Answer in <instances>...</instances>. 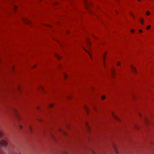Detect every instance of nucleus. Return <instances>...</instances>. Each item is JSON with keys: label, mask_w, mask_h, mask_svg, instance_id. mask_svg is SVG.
<instances>
[{"label": "nucleus", "mask_w": 154, "mask_h": 154, "mask_svg": "<svg viewBox=\"0 0 154 154\" xmlns=\"http://www.w3.org/2000/svg\"><path fill=\"white\" fill-rule=\"evenodd\" d=\"M151 27V26L150 25H149L148 26L146 27V29L147 30H149Z\"/></svg>", "instance_id": "nucleus-11"}, {"label": "nucleus", "mask_w": 154, "mask_h": 154, "mask_svg": "<svg viewBox=\"0 0 154 154\" xmlns=\"http://www.w3.org/2000/svg\"><path fill=\"white\" fill-rule=\"evenodd\" d=\"M19 127L20 128V129H22V126L20 125L19 126Z\"/></svg>", "instance_id": "nucleus-21"}, {"label": "nucleus", "mask_w": 154, "mask_h": 154, "mask_svg": "<svg viewBox=\"0 0 154 154\" xmlns=\"http://www.w3.org/2000/svg\"><path fill=\"white\" fill-rule=\"evenodd\" d=\"M83 2L85 8L88 9H89L88 11L90 13H91L92 12L91 9H89L90 5L88 2L87 0H83Z\"/></svg>", "instance_id": "nucleus-1"}, {"label": "nucleus", "mask_w": 154, "mask_h": 154, "mask_svg": "<svg viewBox=\"0 0 154 154\" xmlns=\"http://www.w3.org/2000/svg\"><path fill=\"white\" fill-rule=\"evenodd\" d=\"M25 22L27 23H30L29 21L27 19H26V20H25Z\"/></svg>", "instance_id": "nucleus-9"}, {"label": "nucleus", "mask_w": 154, "mask_h": 154, "mask_svg": "<svg viewBox=\"0 0 154 154\" xmlns=\"http://www.w3.org/2000/svg\"><path fill=\"white\" fill-rule=\"evenodd\" d=\"M112 115L113 116V117L114 118L116 119V120L120 121V119L117 116L115 115L113 113H112Z\"/></svg>", "instance_id": "nucleus-2"}, {"label": "nucleus", "mask_w": 154, "mask_h": 154, "mask_svg": "<svg viewBox=\"0 0 154 154\" xmlns=\"http://www.w3.org/2000/svg\"><path fill=\"white\" fill-rule=\"evenodd\" d=\"M114 149H115V152H116L117 153H118V152L117 150V149L116 147L115 146H114Z\"/></svg>", "instance_id": "nucleus-10"}, {"label": "nucleus", "mask_w": 154, "mask_h": 154, "mask_svg": "<svg viewBox=\"0 0 154 154\" xmlns=\"http://www.w3.org/2000/svg\"><path fill=\"white\" fill-rule=\"evenodd\" d=\"M14 111L15 113V115L17 116V117L18 118V120H20V118L19 117V116L18 114H17V111L15 109H14Z\"/></svg>", "instance_id": "nucleus-4"}, {"label": "nucleus", "mask_w": 154, "mask_h": 154, "mask_svg": "<svg viewBox=\"0 0 154 154\" xmlns=\"http://www.w3.org/2000/svg\"><path fill=\"white\" fill-rule=\"evenodd\" d=\"M120 62H118V63H117V65H120Z\"/></svg>", "instance_id": "nucleus-23"}, {"label": "nucleus", "mask_w": 154, "mask_h": 154, "mask_svg": "<svg viewBox=\"0 0 154 154\" xmlns=\"http://www.w3.org/2000/svg\"><path fill=\"white\" fill-rule=\"evenodd\" d=\"M131 68L133 72L134 73H135L136 70L135 68L134 67V66H131Z\"/></svg>", "instance_id": "nucleus-3"}, {"label": "nucleus", "mask_w": 154, "mask_h": 154, "mask_svg": "<svg viewBox=\"0 0 154 154\" xmlns=\"http://www.w3.org/2000/svg\"><path fill=\"white\" fill-rule=\"evenodd\" d=\"M55 56L58 59H61V57L58 54H55Z\"/></svg>", "instance_id": "nucleus-6"}, {"label": "nucleus", "mask_w": 154, "mask_h": 154, "mask_svg": "<svg viewBox=\"0 0 154 154\" xmlns=\"http://www.w3.org/2000/svg\"><path fill=\"white\" fill-rule=\"evenodd\" d=\"M35 66H34L33 68H35Z\"/></svg>", "instance_id": "nucleus-32"}, {"label": "nucleus", "mask_w": 154, "mask_h": 154, "mask_svg": "<svg viewBox=\"0 0 154 154\" xmlns=\"http://www.w3.org/2000/svg\"><path fill=\"white\" fill-rule=\"evenodd\" d=\"M138 1H140L141 0H137Z\"/></svg>", "instance_id": "nucleus-30"}, {"label": "nucleus", "mask_w": 154, "mask_h": 154, "mask_svg": "<svg viewBox=\"0 0 154 154\" xmlns=\"http://www.w3.org/2000/svg\"><path fill=\"white\" fill-rule=\"evenodd\" d=\"M86 125L88 126V124H86Z\"/></svg>", "instance_id": "nucleus-31"}, {"label": "nucleus", "mask_w": 154, "mask_h": 154, "mask_svg": "<svg viewBox=\"0 0 154 154\" xmlns=\"http://www.w3.org/2000/svg\"><path fill=\"white\" fill-rule=\"evenodd\" d=\"M60 131H61V130H60Z\"/></svg>", "instance_id": "nucleus-33"}, {"label": "nucleus", "mask_w": 154, "mask_h": 154, "mask_svg": "<svg viewBox=\"0 0 154 154\" xmlns=\"http://www.w3.org/2000/svg\"><path fill=\"white\" fill-rule=\"evenodd\" d=\"M105 55H104V57H103L104 59H105Z\"/></svg>", "instance_id": "nucleus-26"}, {"label": "nucleus", "mask_w": 154, "mask_h": 154, "mask_svg": "<svg viewBox=\"0 0 154 154\" xmlns=\"http://www.w3.org/2000/svg\"><path fill=\"white\" fill-rule=\"evenodd\" d=\"M105 96H103L102 97V99H103V100H104L105 99Z\"/></svg>", "instance_id": "nucleus-16"}, {"label": "nucleus", "mask_w": 154, "mask_h": 154, "mask_svg": "<svg viewBox=\"0 0 154 154\" xmlns=\"http://www.w3.org/2000/svg\"><path fill=\"white\" fill-rule=\"evenodd\" d=\"M64 76L65 78H66L67 77V75L66 74H64Z\"/></svg>", "instance_id": "nucleus-19"}, {"label": "nucleus", "mask_w": 154, "mask_h": 154, "mask_svg": "<svg viewBox=\"0 0 154 154\" xmlns=\"http://www.w3.org/2000/svg\"><path fill=\"white\" fill-rule=\"evenodd\" d=\"M54 106V104L53 103L51 104L49 106L51 107H52Z\"/></svg>", "instance_id": "nucleus-14"}, {"label": "nucleus", "mask_w": 154, "mask_h": 154, "mask_svg": "<svg viewBox=\"0 0 154 154\" xmlns=\"http://www.w3.org/2000/svg\"><path fill=\"white\" fill-rule=\"evenodd\" d=\"M130 14L131 16H132V17H134V14H133L132 13H130Z\"/></svg>", "instance_id": "nucleus-17"}, {"label": "nucleus", "mask_w": 154, "mask_h": 154, "mask_svg": "<svg viewBox=\"0 0 154 154\" xmlns=\"http://www.w3.org/2000/svg\"><path fill=\"white\" fill-rule=\"evenodd\" d=\"M140 22H141V23L142 24H143V20H142V19H141L140 20Z\"/></svg>", "instance_id": "nucleus-18"}, {"label": "nucleus", "mask_w": 154, "mask_h": 154, "mask_svg": "<svg viewBox=\"0 0 154 154\" xmlns=\"http://www.w3.org/2000/svg\"><path fill=\"white\" fill-rule=\"evenodd\" d=\"M17 7L14 5V10L15 11L16 9L17 8Z\"/></svg>", "instance_id": "nucleus-15"}, {"label": "nucleus", "mask_w": 154, "mask_h": 154, "mask_svg": "<svg viewBox=\"0 0 154 154\" xmlns=\"http://www.w3.org/2000/svg\"><path fill=\"white\" fill-rule=\"evenodd\" d=\"M88 44H90V42H89V41H88Z\"/></svg>", "instance_id": "nucleus-24"}, {"label": "nucleus", "mask_w": 154, "mask_h": 154, "mask_svg": "<svg viewBox=\"0 0 154 154\" xmlns=\"http://www.w3.org/2000/svg\"><path fill=\"white\" fill-rule=\"evenodd\" d=\"M139 32L140 33L142 32V30H139Z\"/></svg>", "instance_id": "nucleus-22"}, {"label": "nucleus", "mask_w": 154, "mask_h": 154, "mask_svg": "<svg viewBox=\"0 0 154 154\" xmlns=\"http://www.w3.org/2000/svg\"><path fill=\"white\" fill-rule=\"evenodd\" d=\"M67 33H68H68H69V32H68V31H67Z\"/></svg>", "instance_id": "nucleus-28"}, {"label": "nucleus", "mask_w": 154, "mask_h": 154, "mask_svg": "<svg viewBox=\"0 0 154 154\" xmlns=\"http://www.w3.org/2000/svg\"><path fill=\"white\" fill-rule=\"evenodd\" d=\"M52 138L54 139V137H53V136H52Z\"/></svg>", "instance_id": "nucleus-29"}, {"label": "nucleus", "mask_w": 154, "mask_h": 154, "mask_svg": "<svg viewBox=\"0 0 154 154\" xmlns=\"http://www.w3.org/2000/svg\"><path fill=\"white\" fill-rule=\"evenodd\" d=\"M84 109L86 111L87 113L88 114L89 111V109L88 107L86 106H84Z\"/></svg>", "instance_id": "nucleus-5"}, {"label": "nucleus", "mask_w": 154, "mask_h": 154, "mask_svg": "<svg viewBox=\"0 0 154 154\" xmlns=\"http://www.w3.org/2000/svg\"><path fill=\"white\" fill-rule=\"evenodd\" d=\"M3 137V135L1 132H0V138Z\"/></svg>", "instance_id": "nucleus-12"}, {"label": "nucleus", "mask_w": 154, "mask_h": 154, "mask_svg": "<svg viewBox=\"0 0 154 154\" xmlns=\"http://www.w3.org/2000/svg\"><path fill=\"white\" fill-rule=\"evenodd\" d=\"M150 13L149 11H147L146 12V14L147 15H149L150 14Z\"/></svg>", "instance_id": "nucleus-13"}, {"label": "nucleus", "mask_w": 154, "mask_h": 154, "mask_svg": "<svg viewBox=\"0 0 154 154\" xmlns=\"http://www.w3.org/2000/svg\"><path fill=\"white\" fill-rule=\"evenodd\" d=\"M134 31V29H132L131 30V33H133Z\"/></svg>", "instance_id": "nucleus-20"}, {"label": "nucleus", "mask_w": 154, "mask_h": 154, "mask_svg": "<svg viewBox=\"0 0 154 154\" xmlns=\"http://www.w3.org/2000/svg\"><path fill=\"white\" fill-rule=\"evenodd\" d=\"M88 53L90 55V57H91V54H90V53Z\"/></svg>", "instance_id": "nucleus-27"}, {"label": "nucleus", "mask_w": 154, "mask_h": 154, "mask_svg": "<svg viewBox=\"0 0 154 154\" xmlns=\"http://www.w3.org/2000/svg\"><path fill=\"white\" fill-rule=\"evenodd\" d=\"M111 72L112 75L114 76L115 75V70H112L111 71Z\"/></svg>", "instance_id": "nucleus-7"}, {"label": "nucleus", "mask_w": 154, "mask_h": 154, "mask_svg": "<svg viewBox=\"0 0 154 154\" xmlns=\"http://www.w3.org/2000/svg\"><path fill=\"white\" fill-rule=\"evenodd\" d=\"M84 50H85V51H86V52H88V51H87L85 49H84Z\"/></svg>", "instance_id": "nucleus-25"}, {"label": "nucleus", "mask_w": 154, "mask_h": 154, "mask_svg": "<svg viewBox=\"0 0 154 154\" xmlns=\"http://www.w3.org/2000/svg\"><path fill=\"white\" fill-rule=\"evenodd\" d=\"M29 129L30 131V132L31 133L32 132V128L31 126H29Z\"/></svg>", "instance_id": "nucleus-8"}]
</instances>
